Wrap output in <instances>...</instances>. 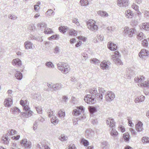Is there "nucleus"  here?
I'll use <instances>...</instances> for the list:
<instances>
[{"instance_id": "393cba45", "label": "nucleus", "mask_w": 149, "mask_h": 149, "mask_svg": "<svg viewBox=\"0 0 149 149\" xmlns=\"http://www.w3.org/2000/svg\"><path fill=\"white\" fill-rule=\"evenodd\" d=\"M125 13L127 17L128 18H131L134 16V14L131 10H127Z\"/></svg>"}, {"instance_id": "f3484780", "label": "nucleus", "mask_w": 149, "mask_h": 149, "mask_svg": "<svg viewBox=\"0 0 149 149\" xmlns=\"http://www.w3.org/2000/svg\"><path fill=\"white\" fill-rule=\"evenodd\" d=\"M110 134L114 139H117L118 137V133L115 129H113L110 132Z\"/></svg>"}, {"instance_id": "f03ea898", "label": "nucleus", "mask_w": 149, "mask_h": 149, "mask_svg": "<svg viewBox=\"0 0 149 149\" xmlns=\"http://www.w3.org/2000/svg\"><path fill=\"white\" fill-rule=\"evenodd\" d=\"M58 69L63 73L66 74L70 71V68L69 65L64 63H59L57 64Z\"/></svg>"}, {"instance_id": "a211bd4d", "label": "nucleus", "mask_w": 149, "mask_h": 149, "mask_svg": "<svg viewBox=\"0 0 149 149\" xmlns=\"http://www.w3.org/2000/svg\"><path fill=\"white\" fill-rule=\"evenodd\" d=\"M108 48L111 51H115L117 48V46L112 42H109L108 44Z\"/></svg>"}, {"instance_id": "7c9ffc66", "label": "nucleus", "mask_w": 149, "mask_h": 149, "mask_svg": "<svg viewBox=\"0 0 149 149\" xmlns=\"http://www.w3.org/2000/svg\"><path fill=\"white\" fill-rule=\"evenodd\" d=\"M142 28L146 31L149 30V23H143L141 26Z\"/></svg>"}, {"instance_id": "49530a36", "label": "nucleus", "mask_w": 149, "mask_h": 149, "mask_svg": "<svg viewBox=\"0 0 149 149\" xmlns=\"http://www.w3.org/2000/svg\"><path fill=\"white\" fill-rule=\"evenodd\" d=\"M54 12L53 10H48L46 12V14L47 15L52 16L54 14Z\"/></svg>"}, {"instance_id": "37998d69", "label": "nucleus", "mask_w": 149, "mask_h": 149, "mask_svg": "<svg viewBox=\"0 0 149 149\" xmlns=\"http://www.w3.org/2000/svg\"><path fill=\"white\" fill-rule=\"evenodd\" d=\"M123 138L126 141H129L130 139V135L128 133H125L123 134Z\"/></svg>"}, {"instance_id": "338daca9", "label": "nucleus", "mask_w": 149, "mask_h": 149, "mask_svg": "<svg viewBox=\"0 0 149 149\" xmlns=\"http://www.w3.org/2000/svg\"><path fill=\"white\" fill-rule=\"evenodd\" d=\"M78 38L79 39L82 40L84 42H85L86 39V38L82 36H79L78 37Z\"/></svg>"}, {"instance_id": "052dcab7", "label": "nucleus", "mask_w": 149, "mask_h": 149, "mask_svg": "<svg viewBox=\"0 0 149 149\" xmlns=\"http://www.w3.org/2000/svg\"><path fill=\"white\" fill-rule=\"evenodd\" d=\"M36 109L38 113H42V109L40 107H36Z\"/></svg>"}, {"instance_id": "f257e3e1", "label": "nucleus", "mask_w": 149, "mask_h": 149, "mask_svg": "<svg viewBox=\"0 0 149 149\" xmlns=\"http://www.w3.org/2000/svg\"><path fill=\"white\" fill-rule=\"evenodd\" d=\"M144 79L143 76H141L135 77L134 80L136 83H138L139 86L143 87H149V80H147L144 81Z\"/></svg>"}, {"instance_id": "39448f33", "label": "nucleus", "mask_w": 149, "mask_h": 149, "mask_svg": "<svg viewBox=\"0 0 149 149\" xmlns=\"http://www.w3.org/2000/svg\"><path fill=\"white\" fill-rule=\"evenodd\" d=\"M120 56V53L118 51H116L114 52V54L111 56V59L114 62L117 64L121 65L123 64L121 60L118 57Z\"/></svg>"}, {"instance_id": "0e129e2a", "label": "nucleus", "mask_w": 149, "mask_h": 149, "mask_svg": "<svg viewBox=\"0 0 149 149\" xmlns=\"http://www.w3.org/2000/svg\"><path fill=\"white\" fill-rule=\"evenodd\" d=\"M139 100L140 101V102H141L144 101L145 97L143 95H141L139 97Z\"/></svg>"}, {"instance_id": "2eb2a0df", "label": "nucleus", "mask_w": 149, "mask_h": 149, "mask_svg": "<svg viewBox=\"0 0 149 149\" xmlns=\"http://www.w3.org/2000/svg\"><path fill=\"white\" fill-rule=\"evenodd\" d=\"M13 104L12 100L10 98H8L5 100L4 102V104L6 107H10Z\"/></svg>"}, {"instance_id": "412c9836", "label": "nucleus", "mask_w": 149, "mask_h": 149, "mask_svg": "<svg viewBox=\"0 0 149 149\" xmlns=\"http://www.w3.org/2000/svg\"><path fill=\"white\" fill-rule=\"evenodd\" d=\"M57 116L62 120H64L65 116V111L63 110H60L57 114Z\"/></svg>"}, {"instance_id": "1a4fd4ad", "label": "nucleus", "mask_w": 149, "mask_h": 149, "mask_svg": "<svg viewBox=\"0 0 149 149\" xmlns=\"http://www.w3.org/2000/svg\"><path fill=\"white\" fill-rule=\"evenodd\" d=\"M84 112V109L83 107H77L74 109L72 111L73 115L75 116H77Z\"/></svg>"}, {"instance_id": "f8f14e48", "label": "nucleus", "mask_w": 149, "mask_h": 149, "mask_svg": "<svg viewBox=\"0 0 149 149\" xmlns=\"http://www.w3.org/2000/svg\"><path fill=\"white\" fill-rule=\"evenodd\" d=\"M106 123L111 128L114 127L116 125V122L113 119L111 118H107L106 120Z\"/></svg>"}, {"instance_id": "4c0bfd02", "label": "nucleus", "mask_w": 149, "mask_h": 149, "mask_svg": "<svg viewBox=\"0 0 149 149\" xmlns=\"http://www.w3.org/2000/svg\"><path fill=\"white\" fill-rule=\"evenodd\" d=\"M46 66L48 68H54V65L51 61L47 62L45 63Z\"/></svg>"}, {"instance_id": "e2e57ef3", "label": "nucleus", "mask_w": 149, "mask_h": 149, "mask_svg": "<svg viewBox=\"0 0 149 149\" xmlns=\"http://www.w3.org/2000/svg\"><path fill=\"white\" fill-rule=\"evenodd\" d=\"M131 7L133 9H139V6L134 3H133Z\"/></svg>"}, {"instance_id": "c9c22d12", "label": "nucleus", "mask_w": 149, "mask_h": 149, "mask_svg": "<svg viewBox=\"0 0 149 149\" xmlns=\"http://www.w3.org/2000/svg\"><path fill=\"white\" fill-rule=\"evenodd\" d=\"M44 32L45 34H50L53 33V31L51 29L46 27L45 29Z\"/></svg>"}, {"instance_id": "473e14b6", "label": "nucleus", "mask_w": 149, "mask_h": 149, "mask_svg": "<svg viewBox=\"0 0 149 149\" xmlns=\"http://www.w3.org/2000/svg\"><path fill=\"white\" fill-rule=\"evenodd\" d=\"M59 36L58 35H54L49 37L48 38V40H58L59 38Z\"/></svg>"}, {"instance_id": "dca6fc26", "label": "nucleus", "mask_w": 149, "mask_h": 149, "mask_svg": "<svg viewBox=\"0 0 149 149\" xmlns=\"http://www.w3.org/2000/svg\"><path fill=\"white\" fill-rule=\"evenodd\" d=\"M12 63L13 65H16L17 67L20 66L22 65L21 61L18 58L13 59L12 61Z\"/></svg>"}, {"instance_id": "4d7b16f0", "label": "nucleus", "mask_w": 149, "mask_h": 149, "mask_svg": "<svg viewBox=\"0 0 149 149\" xmlns=\"http://www.w3.org/2000/svg\"><path fill=\"white\" fill-rule=\"evenodd\" d=\"M91 61H92V63L95 64L99 63L100 62V61L96 58H93Z\"/></svg>"}, {"instance_id": "774afa93", "label": "nucleus", "mask_w": 149, "mask_h": 149, "mask_svg": "<svg viewBox=\"0 0 149 149\" xmlns=\"http://www.w3.org/2000/svg\"><path fill=\"white\" fill-rule=\"evenodd\" d=\"M131 23L132 24V25L134 26H136L138 24V22L136 20L132 21V22Z\"/></svg>"}, {"instance_id": "aec40b11", "label": "nucleus", "mask_w": 149, "mask_h": 149, "mask_svg": "<svg viewBox=\"0 0 149 149\" xmlns=\"http://www.w3.org/2000/svg\"><path fill=\"white\" fill-rule=\"evenodd\" d=\"M33 43L29 41H27L24 43V46L26 49L33 48Z\"/></svg>"}, {"instance_id": "c03bdc74", "label": "nucleus", "mask_w": 149, "mask_h": 149, "mask_svg": "<svg viewBox=\"0 0 149 149\" xmlns=\"http://www.w3.org/2000/svg\"><path fill=\"white\" fill-rule=\"evenodd\" d=\"M33 98L38 101L42 100V99H40L41 96L39 94H34L33 96Z\"/></svg>"}, {"instance_id": "ea45409f", "label": "nucleus", "mask_w": 149, "mask_h": 149, "mask_svg": "<svg viewBox=\"0 0 149 149\" xmlns=\"http://www.w3.org/2000/svg\"><path fill=\"white\" fill-rule=\"evenodd\" d=\"M98 14L101 15L102 16H107L108 15V14L106 12L100 10L98 12Z\"/></svg>"}, {"instance_id": "0eeeda50", "label": "nucleus", "mask_w": 149, "mask_h": 149, "mask_svg": "<svg viewBox=\"0 0 149 149\" xmlns=\"http://www.w3.org/2000/svg\"><path fill=\"white\" fill-rule=\"evenodd\" d=\"M94 95H88L85 96L84 100L87 103L89 104H93L95 103Z\"/></svg>"}, {"instance_id": "a19ab883", "label": "nucleus", "mask_w": 149, "mask_h": 149, "mask_svg": "<svg viewBox=\"0 0 149 149\" xmlns=\"http://www.w3.org/2000/svg\"><path fill=\"white\" fill-rule=\"evenodd\" d=\"M59 30L60 32H62L63 33H65L66 32L67 29V27L65 26L60 27L59 28Z\"/></svg>"}, {"instance_id": "bb28decb", "label": "nucleus", "mask_w": 149, "mask_h": 149, "mask_svg": "<svg viewBox=\"0 0 149 149\" xmlns=\"http://www.w3.org/2000/svg\"><path fill=\"white\" fill-rule=\"evenodd\" d=\"M37 26L39 29L40 30L44 28H45L47 26V24L43 22L38 24Z\"/></svg>"}, {"instance_id": "5701e85b", "label": "nucleus", "mask_w": 149, "mask_h": 149, "mask_svg": "<svg viewBox=\"0 0 149 149\" xmlns=\"http://www.w3.org/2000/svg\"><path fill=\"white\" fill-rule=\"evenodd\" d=\"M62 88V85L60 83L53 84L52 87V88L55 91L60 90Z\"/></svg>"}, {"instance_id": "e433bc0d", "label": "nucleus", "mask_w": 149, "mask_h": 149, "mask_svg": "<svg viewBox=\"0 0 149 149\" xmlns=\"http://www.w3.org/2000/svg\"><path fill=\"white\" fill-rule=\"evenodd\" d=\"M81 143L85 146L87 147L89 144L88 141L84 138H82L81 139Z\"/></svg>"}, {"instance_id": "4be33fe9", "label": "nucleus", "mask_w": 149, "mask_h": 149, "mask_svg": "<svg viewBox=\"0 0 149 149\" xmlns=\"http://www.w3.org/2000/svg\"><path fill=\"white\" fill-rule=\"evenodd\" d=\"M8 134L3 135V143L6 145L9 144L10 139L8 137Z\"/></svg>"}, {"instance_id": "bf43d9fd", "label": "nucleus", "mask_w": 149, "mask_h": 149, "mask_svg": "<svg viewBox=\"0 0 149 149\" xmlns=\"http://www.w3.org/2000/svg\"><path fill=\"white\" fill-rule=\"evenodd\" d=\"M28 142L26 139H24L21 141L20 143L24 146Z\"/></svg>"}, {"instance_id": "9b49d317", "label": "nucleus", "mask_w": 149, "mask_h": 149, "mask_svg": "<svg viewBox=\"0 0 149 149\" xmlns=\"http://www.w3.org/2000/svg\"><path fill=\"white\" fill-rule=\"evenodd\" d=\"M129 4L128 0H118L117 1L118 5L120 7H126Z\"/></svg>"}, {"instance_id": "864d4df0", "label": "nucleus", "mask_w": 149, "mask_h": 149, "mask_svg": "<svg viewBox=\"0 0 149 149\" xmlns=\"http://www.w3.org/2000/svg\"><path fill=\"white\" fill-rule=\"evenodd\" d=\"M141 44L142 45L145 47H147L148 45V42L146 39L143 40Z\"/></svg>"}, {"instance_id": "c756f323", "label": "nucleus", "mask_w": 149, "mask_h": 149, "mask_svg": "<svg viewBox=\"0 0 149 149\" xmlns=\"http://www.w3.org/2000/svg\"><path fill=\"white\" fill-rule=\"evenodd\" d=\"M86 116L84 115H83V116L81 117H80L79 118L74 119L73 120V122L74 124V125H76L78 124L77 122H78V119L79 120H82L86 118Z\"/></svg>"}, {"instance_id": "3c124183", "label": "nucleus", "mask_w": 149, "mask_h": 149, "mask_svg": "<svg viewBox=\"0 0 149 149\" xmlns=\"http://www.w3.org/2000/svg\"><path fill=\"white\" fill-rule=\"evenodd\" d=\"M17 132L15 130L12 129L10 132L8 131L7 134L8 136L13 135L16 133Z\"/></svg>"}, {"instance_id": "6ab92c4d", "label": "nucleus", "mask_w": 149, "mask_h": 149, "mask_svg": "<svg viewBox=\"0 0 149 149\" xmlns=\"http://www.w3.org/2000/svg\"><path fill=\"white\" fill-rule=\"evenodd\" d=\"M143 123L141 121L139 122L136 125V130L138 132L143 131Z\"/></svg>"}, {"instance_id": "4468645a", "label": "nucleus", "mask_w": 149, "mask_h": 149, "mask_svg": "<svg viewBox=\"0 0 149 149\" xmlns=\"http://www.w3.org/2000/svg\"><path fill=\"white\" fill-rule=\"evenodd\" d=\"M149 52L145 49H142L139 53V56L141 58H144L146 56H148Z\"/></svg>"}, {"instance_id": "79ce46f5", "label": "nucleus", "mask_w": 149, "mask_h": 149, "mask_svg": "<svg viewBox=\"0 0 149 149\" xmlns=\"http://www.w3.org/2000/svg\"><path fill=\"white\" fill-rule=\"evenodd\" d=\"M59 139L61 141H64L67 140V137H66L64 134H61L59 136Z\"/></svg>"}, {"instance_id": "a878e982", "label": "nucleus", "mask_w": 149, "mask_h": 149, "mask_svg": "<svg viewBox=\"0 0 149 149\" xmlns=\"http://www.w3.org/2000/svg\"><path fill=\"white\" fill-rule=\"evenodd\" d=\"M15 76L16 78L19 80H21L22 78V74L19 71H17L15 74Z\"/></svg>"}, {"instance_id": "13d9d810", "label": "nucleus", "mask_w": 149, "mask_h": 149, "mask_svg": "<svg viewBox=\"0 0 149 149\" xmlns=\"http://www.w3.org/2000/svg\"><path fill=\"white\" fill-rule=\"evenodd\" d=\"M29 29L31 31H33L35 30L36 27L34 24H31L29 25Z\"/></svg>"}, {"instance_id": "de8ad7c7", "label": "nucleus", "mask_w": 149, "mask_h": 149, "mask_svg": "<svg viewBox=\"0 0 149 149\" xmlns=\"http://www.w3.org/2000/svg\"><path fill=\"white\" fill-rule=\"evenodd\" d=\"M69 34L70 35L75 36L77 35V31L73 29H70L69 30Z\"/></svg>"}, {"instance_id": "a18cd8bd", "label": "nucleus", "mask_w": 149, "mask_h": 149, "mask_svg": "<svg viewBox=\"0 0 149 149\" xmlns=\"http://www.w3.org/2000/svg\"><path fill=\"white\" fill-rule=\"evenodd\" d=\"M89 109L90 113L91 114H93L97 111L96 108L94 107H90Z\"/></svg>"}, {"instance_id": "2f4dec72", "label": "nucleus", "mask_w": 149, "mask_h": 149, "mask_svg": "<svg viewBox=\"0 0 149 149\" xmlns=\"http://www.w3.org/2000/svg\"><path fill=\"white\" fill-rule=\"evenodd\" d=\"M51 122L52 123L55 125L58 124V120L56 117L54 116L51 119Z\"/></svg>"}, {"instance_id": "f704fd0d", "label": "nucleus", "mask_w": 149, "mask_h": 149, "mask_svg": "<svg viewBox=\"0 0 149 149\" xmlns=\"http://www.w3.org/2000/svg\"><path fill=\"white\" fill-rule=\"evenodd\" d=\"M141 141L143 144L149 143V138L147 136H144L142 138Z\"/></svg>"}, {"instance_id": "9d476101", "label": "nucleus", "mask_w": 149, "mask_h": 149, "mask_svg": "<svg viewBox=\"0 0 149 149\" xmlns=\"http://www.w3.org/2000/svg\"><path fill=\"white\" fill-rule=\"evenodd\" d=\"M115 97V94L111 91H108L105 95V98L107 101L111 102L113 100Z\"/></svg>"}, {"instance_id": "6e6d98bb", "label": "nucleus", "mask_w": 149, "mask_h": 149, "mask_svg": "<svg viewBox=\"0 0 149 149\" xmlns=\"http://www.w3.org/2000/svg\"><path fill=\"white\" fill-rule=\"evenodd\" d=\"M72 21L73 23H75L77 26L79 25V23L78 21V19L76 18H73L72 19Z\"/></svg>"}, {"instance_id": "680f3d73", "label": "nucleus", "mask_w": 149, "mask_h": 149, "mask_svg": "<svg viewBox=\"0 0 149 149\" xmlns=\"http://www.w3.org/2000/svg\"><path fill=\"white\" fill-rule=\"evenodd\" d=\"M17 17L14 15L10 14L9 16V18L12 20H14L17 18Z\"/></svg>"}, {"instance_id": "8fccbe9b", "label": "nucleus", "mask_w": 149, "mask_h": 149, "mask_svg": "<svg viewBox=\"0 0 149 149\" xmlns=\"http://www.w3.org/2000/svg\"><path fill=\"white\" fill-rule=\"evenodd\" d=\"M144 36L143 33L142 32H140L138 35L137 36V38L138 40H141L143 39Z\"/></svg>"}, {"instance_id": "5fc2aeb1", "label": "nucleus", "mask_w": 149, "mask_h": 149, "mask_svg": "<svg viewBox=\"0 0 149 149\" xmlns=\"http://www.w3.org/2000/svg\"><path fill=\"white\" fill-rule=\"evenodd\" d=\"M55 111H52L51 110H49L47 111L48 116L50 117L52 116H53V114L54 113Z\"/></svg>"}, {"instance_id": "c85d7f7f", "label": "nucleus", "mask_w": 149, "mask_h": 149, "mask_svg": "<svg viewBox=\"0 0 149 149\" xmlns=\"http://www.w3.org/2000/svg\"><path fill=\"white\" fill-rule=\"evenodd\" d=\"M10 111L12 113L14 114H15L16 113H19L20 112V110L17 107H15L11 109Z\"/></svg>"}, {"instance_id": "6e6552de", "label": "nucleus", "mask_w": 149, "mask_h": 149, "mask_svg": "<svg viewBox=\"0 0 149 149\" xmlns=\"http://www.w3.org/2000/svg\"><path fill=\"white\" fill-rule=\"evenodd\" d=\"M111 63L109 61L107 60L103 61L101 63L100 66L101 68L103 70H108L110 69Z\"/></svg>"}, {"instance_id": "ddd939ff", "label": "nucleus", "mask_w": 149, "mask_h": 149, "mask_svg": "<svg viewBox=\"0 0 149 149\" xmlns=\"http://www.w3.org/2000/svg\"><path fill=\"white\" fill-rule=\"evenodd\" d=\"M99 91L100 93L98 94V98L99 100H101L103 99V95L106 94V91L102 88H99Z\"/></svg>"}, {"instance_id": "603ef678", "label": "nucleus", "mask_w": 149, "mask_h": 149, "mask_svg": "<svg viewBox=\"0 0 149 149\" xmlns=\"http://www.w3.org/2000/svg\"><path fill=\"white\" fill-rule=\"evenodd\" d=\"M60 51V47L58 46H56L54 48V53L55 54H59Z\"/></svg>"}, {"instance_id": "423d86ee", "label": "nucleus", "mask_w": 149, "mask_h": 149, "mask_svg": "<svg viewBox=\"0 0 149 149\" xmlns=\"http://www.w3.org/2000/svg\"><path fill=\"white\" fill-rule=\"evenodd\" d=\"M30 108L27 105L24 106L23 108V109L26 112L22 113V115L26 118H28L32 116L33 114V112L30 110Z\"/></svg>"}, {"instance_id": "7ed1b4c3", "label": "nucleus", "mask_w": 149, "mask_h": 149, "mask_svg": "<svg viewBox=\"0 0 149 149\" xmlns=\"http://www.w3.org/2000/svg\"><path fill=\"white\" fill-rule=\"evenodd\" d=\"M136 32V30L135 28L130 29L128 27H125L123 31L125 35H127L130 37H132L135 35Z\"/></svg>"}, {"instance_id": "58836bf2", "label": "nucleus", "mask_w": 149, "mask_h": 149, "mask_svg": "<svg viewBox=\"0 0 149 149\" xmlns=\"http://www.w3.org/2000/svg\"><path fill=\"white\" fill-rule=\"evenodd\" d=\"M80 3L82 6H86L88 4V0H81Z\"/></svg>"}, {"instance_id": "20e7f679", "label": "nucleus", "mask_w": 149, "mask_h": 149, "mask_svg": "<svg viewBox=\"0 0 149 149\" xmlns=\"http://www.w3.org/2000/svg\"><path fill=\"white\" fill-rule=\"evenodd\" d=\"M95 21L92 19L89 20L87 22L88 27L90 30L95 32L98 30L97 26L95 24Z\"/></svg>"}, {"instance_id": "cd10ccee", "label": "nucleus", "mask_w": 149, "mask_h": 149, "mask_svg": "<svg viewBox=\"0 0 149 149\" xmlns=\"http://www.w3.org/2000/svg\"><path fill=\"white\" fill-rule=\"evenodd\" d=\"M101 147L102 149H109V145L106 141H104L101 143Z\"/></svg>"}, {"instance_id": "69168bd1", "label": "nucleus", "mask_w": 149, "mask_h": 149, "mask_svg": "<svg viewBox=\"0 0 149 149\" xmlns=\"http://www.w3.org/2000/svg\"><path fill=\"white\" fill-rule=\"evenodd\" d=\"M97 38L100 41H102L104 39V36L102 35H99L97 36Z\"/></svg>"}, {"instance_id": "09e8293b", "label": "nucleus", "mask_w": 149, "mask_h": 149, "mask_svg": "<svg viewBox=\"0 0 149 149\" xmlns=\"http://www.w3.org/2000/svg\"><path fill=\"white\" fill-rule=\"evenodd\" d=\"M32 143L31 142L28 141L24 146L25 148L27 149H29L32 147Z\"/></svg>"}, {"instance_id": "b1692460", "label": "nucleus", "mask_w": 149, "mask_h": 149, "mask_svg": "<svg viewBox=\"0 0 149 149\" xmlns=\"http://www.w3.org/2000/svg\"><path fill=\"white\" fill-rule=\"evenodd\" d=\"M89 92L90 94L94 95L98 98V94L97 93L96 88H93L90 89Z\"/></svg>"}, {"instance_id": "72a5a7b5", "label": "nucleus", "mask_w": 149, "mask_h": 149, "mask_svg": "<svg viewBox=\"0 0 149 149\" xmlns=\"http://www.w3.org/2000/svg\"><path fill=\"white\" fill-rule=\"evenodd\" d=\"M29 40H38L39 41H40V42H42L43 41V40L41 38H40L39 40L38 38L35 37L34 36H33L32 35H31L29 38Z\"/></svg>"}]
</instances>
